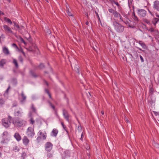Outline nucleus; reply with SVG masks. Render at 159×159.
<instances>
[{
    "instance_id": "nucleus-1",
    "label": "nucleus",
    "mask_w": 159,
    "mask_h": 159,
    "mask_svg": "<svg viewBox=\"0 0 159 159\" xmlns=\"http://www.w3.org/2000/svg\"><path fill=\"white\" fill-rule=\"evenodd\" d=\"M113 25L115 30L118 33H122L124 30V26L116 21L113 22Z\"/></svg>"
},
{
    "instance_id": "nucleus-2",
    "label": "nucleus",
    "mask_w": 159,
    "mask_h": 159,
    "mask_svg": "<svg viewBox=\"0 0 159 159\" xmlns=\"http://www.w3.org/2000/svg\"><path fill=\"white\" fill-rule=\"evenodd\" d=\"M12 120V117L9 116L7 118H5L2 119V125L5 127L7 128L10 126L11 123V121Z\"/></svg>"
},
{
    "instance_id": "nucleus-3",
    "label": "nucleus",
    "mask_w": 159,
    "mask_h": 159,
    "mask_svg": "<svg viewBox=\"0 0 159 159\" xmlns=\"http://www.w3.org/2000/svg\"><path fill=\"white\" fill-rule=\"evenodd\" d=\"M12 123L15 125L21 127L23 124V121L22 120H20L18 118H15L12 120Z\"/></svg>"
},
{
    "instance_id": "nucleus-4",
    "label": "nucleus",
    "mask_w": 159,
    "mask_h": 159,
    "mask_svg": "<svg viewBox=\"0 0 159 159\" xmlns=\"http://www.w3.org/2000/svg\"><path fill=\"white\" fill-rule=\"evenodd\" d=\"M26 133L29 137L32 138L35 135L34 128L31 127H28Z\"/></svg>"
},
{
    "instance_id": "nucleus-5",
    "label": "nucleus",
    "mask_w": 159,
    "mask_h": 159,
    "mask_svg": "<svg viewBox=\"0 0 159 159\" xmlns=\"http://www.w3.org/2000/svg\"><path fill=\"white\" fill-rule=\"evenodd\" d=\"M23 113L22 109L21 108L19 107L15 109L14 115L16 116L21 117Z\"/></svg>"
},
{
    "instance_id": "nucleus-6",
    "label": "nucleus",
    "mask_w": 159,
    "mask_h": 159,
    "mask_svg": "<svg viewBox=\"0 0 159 159\" xmlns=\"http://www.w3.org/2000/svg\"><path fill=\"white\" fill-rule=\"evenodd\" d=\"M53 147L52 143L49 142H47L45 144V150L46 152L51 151Z\"/></svg>"
},
{
    "instance_id": "nucleus-7",
    "label": "nucleus",
    "mask_w": 159,
    "mask_h": 159,
    "mask_svg": "<svg viewBox=\"0 0 159 159\" xmlns=\"http://www.w3.org/2000/svg\"><path fill=\"white\" fill-rule=\"evenodd\" d=\"M22 141L23 144L25 146H28L30 141L27 136H24L23 137Z\"/></svg>"
},
{
    "instance_id": "nucleus-8",
    "label": "nucleus",
    "mask_w": 159,
    "mask_h": 159,
    "mask_svg": "<svg viewBox=\"0 0 159 159\" xmlns=\"http://www.w3.org/2000/svg\"><path fill=\"white\" fill-rule=\"evenodd\" d=\"M138 15L141 17H144L146 15V11L143 9H137Z\"/></svg>"
},
{
    "instance_id": "nucleus-9",
    "label": "nucleus",
    "mask_w": 159,
    "mask_h": 159,
    "mask_svg": "<svg viewBox=\"0 0 159 159\" xmlns=\"http://www.w3.org/2000/svg\"><path fill=\"white\" fill-rule=\"evenodd\" d=\"M63 115L64 118L68 122H69V115L67 110L65 109L62 110Z\"/></svg>"
},
{
    "instance_id": "nucleus-10",
    "label": "nucleus",
    "mask_w": 159,
    "mask_h": 159,
    "mask_svg": "<svg viewBox=\"0 0 159 159\" xmlns=\"http://www.w3.org/2000/svg\"><path fill=\"white\" fill-rule=\"evenodd\" d=\"M153 8L157 11H159V1L156 0L153 2Z\"/></svg>"
},
{
    "instance_id": "nucleus-11",
    "label": "nucleus",
    "mask_w": 159,
    "mask_h": 159,
    "mask_svg": "<svg viewBox=\"0 0 159 159\" xmlns=\"http://www.w3.org/2000/svg\"><path fill=\"white\" fill-rule=\"evenodd\" d=\"M3 27L5 32L13 34V32L11 30V28L8 25H3Z\"/></svg>"
},
{
    "instance_id": "nucleus-12",
    "label": "nucleus",
    "mask_w": 159,
    "mask_h": 159,
    "mask_svg": "<svg viewBox=\"0 0 159 159\" xmlns=\"http://www.w3.org/2000/svg\"><path fill=\"white\" fill-rule=\"evenodd\" d=\"M62 159L65 158L67 157H70V152L68 150H65L64 151L63 154H62Z\"/></svg>"
},
{
    "instance_id": "nucleus-13",
    "label": "nucleus",
    "mask_w": 159,
    "mask_h": 159,
    "mask_svg": "<svg viewBox=\"0 0 159 159\" xmlns=\"http://www.w3.org/2000/svg\"><path fill=\"white\" fill-rule=\"evenodd\" d=\"M21 96L22 97V99L20 100V102L21 103H23L25 101L26 97L24 94L23 91L21 93Z\"/></svg>"
},
{
    "instance_id": "nucleus-14",
    "label": "nucleus",
    "mask_w": 159,
    "mask_h": 159,
    "mask_svg": "<svg viewBox=\"0 0 159 159\" xmlns=\"http://www.w3.org/2000/svg\"><path fill=\"white\" fill-rule=\"evenodd\" d=\"M14 136L16 140L18 141H20L21 139V136L19 133L18 132L16 133L15 134Z\"/></svg>"
},
{
    "instance_id": "nucleus-15",
    "label": "nucleus",
    "mask_w": 159,
    "mask_h": 159,
    "mask_svg": "<svg viewBox=\"0 0 159 159\" xmlns=\"http://www.w3.org/2000/svg\"><path fill=\"white\" fill-rule=\"evenodd\" d=\"M58 130L56 129H53L51 132V135L52 136L56 137L58 133Z\"/></svg>"
},
{
    "instance_id": "nucleus-16",
    "label": "nucleus",
    "mask_w": 159,
    "mask_h": 159,
    "mask_svg": "<svg viewBox=\"0 0 159 159\" xmlns=\"http://www.w3.org/2000/svg\"><path fill=\"white\" fill-rule=\"evenodd\" d=\"M39 135L41 137V138H42L43 139L45 140L46 139L47 135L45 133H43L40 131H39Z\"/></svg>"
},
{
    "instance_id": "nucleus-17",
    "label": "nucleus",
    "mask_w": 159,
    "mask_h": 159,
    "mask_svg": "<svg viewBox=\"0 0 159 159\" xmlns=\"http://www.w3.org/2000/svg\"><path fill=\"white\" fill-rule=\"evenodd\" d=\"M47 157L50 158L52 157L53 155V152L51 151H49V152H47Z\"/></svg>"
},
{
    "instance_id": "nucleus-18",
    "label": "nucleus",
    "mask_w": 159,
    "mask_h": 159,
    "mask_svg": "<svg viewBox=\"0 0 159 159\" xmlns=\"http://www.w3.org/2000/svg\"><path fill=\"white\" fill-rule=\"evenodd\" d=\"M74 70L75 72L79 74V67L78 64H75L74 66Z\"/></svg>"
},
{
    "instance_id": "nucleus-19",
    "label": "nucleus",
    "mask_w": 159,
    "mask_h": 159,
    "mask_svg": "<svg viewBox=\"0 0 159 159\" xmlns=\"http://www.w3.org/2000/svg\"><path fill=\"white\" fill-rule=\"evenodd\" d=\"M2 51L6 55H8L10 53L8 49L6 47H4L3 48Z\"/></svg>"
},
{
    "instance_id": "nucleus-20",
    "label": "nucleus",
    "mask_w": 159,
    "mask_h": 159,
    "mask_svg": "<svg viewBox=\"0 0 159 159\" xmlns=\"http://www.w3.org/2000/svg\"><path fill=\"white\" fill-rule=\"evenodd\" d=\"M6 61L5 59H2L0 61V67H3L4 65L6 64Z\"/></svg>"
},
{
    "instance_id": "nucleus-21",
    "label": "nucleus",
    "mask_w": 159,
    "mask_h": 159,
    "mask_svg": "<svg viewBox=\"0 0 159 159\" xmlns=\"http://www.w3.org/2000/svg\"><path fill=\"white\" fill-rule=\"evenodd\" d=\"M138 43L144 49H145L146 48V46L144 42L141 41H139Z\"/></svg>"
},
{
    "instance_id": "nucleus-22",
    "label": "nucleus",
    "mask_w": 159,
    "mask_h": 159,
    "mask_svg": "<svg viewBox=\"0 0 159 159\" xmlns=\"http://www.w3.org/2000/svg\"><path fill=\"white\" fill-rule=\"evenodd\" d=\"M113 15H114V17L116 18H119V16H120V14L116 11L115 12Z\"/></svg>"
},
{
    "instance_id": "nucleus-23",
    "label": "nucleus",
    "mask_w": 159,
    "mask_h": 159,
    "mask_svg": "<svg viewBox=\"0 0 159 159\" xmlns=\"http://www.w3.org/2000/svg\"><path fill=\"white\" fill-rule=\"evenodd\" d=\"M159 21V19L157 18H154L152 20V22L153 25L155 26L156 23Z\"/></svg>"
},
{
    "instance_id": "nucleus-24",
    "label": "nucleus",
    "mask_w": 159,
    "mask_h": 159,
    "mask_svg": "<svg viewBox=\"0 0 159 159\" xmlns=\"http://www.w3.org/2000/svg\"><path fill=\"white\" fill-rule=\"evenodd\" d=\"M4 20L7 23L10 24V25H11L12 23L11 20L9 18H7V17H5L4 18Z\"/></svg>"
},
{
    "instance_id": "nucleus-25",
    "label": "nucleus",
    "mask_w": 159,
    "mask_h": 159,
    "mask_svg": "<svg viewBox=\"0 0 159 159\" xmlns=\"http://www.w3.org/2000/svg\"><path fill=\"white\" fill-rule=\"evenodd\" d=\"M66 11L69 16H74L73 14L69 11V9L67 8V7H66Z\"/></svg>"
},
{
    "instance_id": "nucleus-26",
    "label": "nucleus",
    "mask_w": 159,
    "mask_h": 159,
    "mask_svg": "<svg viewBox=\"0 0 159 159\" xmlns=\"http://www.w3.org/2000/svg\"><path fill=\"white\" fill-rule=\"evenodd\" d=\"M13 63L15 65L16 68L18 67V65L16 60L15 59H13Z\"/></svg>"
},
{
    "instance_id": "nucleus-27",
    "label": "nucleus",
    "mask_w": 159,
    "mask_h": 159,
    "mask_svg": "<svg viewBox=\"0 0 159 159\" xmlns=\"http://www.w3.org/2000/svg\"><path fill=\"white\" fill-rule=\"evenodd\" d=\"M30 74L34 77H36L37 76L34 73V71L33 70H31L30 71Z\"/></svg>"
},
{
    "instance_id": "nucleus-28",
    "label": "nucleus",
    "mask_w": 159,
    "mask_h": 159,
    "mask_svg": "<svg viewBox=\"0 0 159 159\" xmlns=\"http://www.w3.org/2000/svg\"><path fill=\"white\" fill-rule=\"evenodd\" d=\"M13 23L14 24V26L15 27H16L17 28V29H16V30H17V29H20V27L19 25L18 24H17L16 22H15L13 21Z\"/></svg>"
},
{
    "instance_id": "nucleus-29",
    "label": "nucleus",
    "mask_w": 159,
    "mask_h": 159,
    "mask_svg": "<svg viewBox=\"0 0 159 159\" xmlns=\"http://www.w3.org/2000/svg\"><path fill=\"white\" fill-rule=\"evenodd\" d=\"M13 150L15 152H18L19 151V149L17 146H15L13 148Z\"/></svg>"
},
{
    "instance_id": "nucleus-30",
    "label": "nucleus",
    "mask_w": 159,
    "mask_h": 159,
    "mask_svg": "<svg viewBox=\"0 0 159 159\" xmlns=\"http://www.w3.org/2000/svg\"><path fill=\"white\" fill-rule=\"evenodd\" d=\"M27 156L26 153L25 152H23L21 154V157L23 159H24Z\"/></svg>"
},
{
    "instance_id": "nucleus-31",
    "label": "nucleus",
    "mask_w": 159,
    "mask_h": 159,
    "mask_svg": "<svg viewBox=\"0 0 159 159\" xmlns=\"http://www.w3.org/2000/svg\"><path fill=\"white\" fill-rule=\"evenodd\" d=\"M5 101L2 98H0V105L2 106L4 104Z\"/></svg>"
},
{
    "instance_id": "nucleus-32",
    "label": "nucleus",
    "mask_w": 159,
    "mask_h": 159,
    "mask_svg": "<svg viewBox=\"0 0 159 159\" xmlns=\"http://www.w3.org/2000/svg\"><path fill=\"white\" fill-rule=\"evenodd\" d=\"M108 11L110 12L113 15L114 13L116 11L114 10L113 9H112V8H109L108 9Z\"/></svg>"
},
{
    "instance_id": "nucleus-33",
    "label": "nucleus",
    "mask_w": 159,
    "mask_h": 159,
    "mask_svg": "<svg viewBox=\"0 0 159 159\" xmlns=\"http://www.w3.org/2000/svg\"><path fill=\"white\" fill-rule=\"evenodd\" d=\"M61 125L62 126L64 129L66 131V132H67V134H68V132L66 129V128H67L65 126L63 123L62 122H61Z\"/></svg>"
},
{
    "instance_id": "nucleus-34",
    "label": "nucleus",
    "mask_w": 159,
    "mask_h": 159,
    "mask_svg": "<svg viewBox=\"0 0 159 159\" xmlns=\"http://www.w3.org/2000/svg\"><path fill=\"white\" fill-rule=\"evenodd\" d=\"M45 65L43 63H40L39 66V67L40 69H42L45 67Z\"/></svg>"
},
{
    "instance_id": "nucleus-35",
    "label": "nucleus",
    "mask_w": 159,
    "mask_h": 159,
    "mask_svg": "<svg viewBox=\"0 0 159 159\" xmlns=\"http://www.w3.org/2000/svg\"><path fill=\"white\" fill-rule=\"evenodd\" d=\"M19 39L20 40V41L23 43H24V44L26 45L27 44L26 43L23 39L20 36H19Z\"/></svg>"
},
{
    "instance_id": "nucleus-36",
    "label": "nucleus",
    "mask_w": 159,
    "mask_h": 159,
    "mask_svg": "<svg viewBox=\"0 0 159 159\" xmlns=\"http://www.w3.org/2000/svg\"><path fill=\"white\" fill-rule=\"evenodd\" d=\"M12 46L16 48V49L18 50H19V48H18V47H17V45H16V44L15 43H13L12 44Z\"/></svg>"
},
{
    "instance_id": "nucleus-37",
    "label": "nucleus",
    "mask_w": 159,
    "mask_h": 159,
    "mask_svg": "<svg viewBox=\"0 0 159 159\" xmlns=\"http://www.w3.org/2000/svg\"><path fill=\"white\" fill-rule=\"evenodd\" d=\"M77 129L79 132H81L82 130L81 126L80 125H78L77 127Z\"/></svg>"
},
{
    "instance_id": "nucleus-38",
    "label": "nucleus",
    "mask_w": 159,
    "mask_h": 159,
    "mask_svg": "<svg viewBox=\"0 0 159 159\" xmlns=\"http://www.w3.org/2000/svg\"><path fill=\"white\" fill-rule=\"evenodd\" d=\"M30 124H33L35 122V121L34 120L33 118L32 117L30 118Z\"/></svg>"
},
{
    "instance_id": "nucleus-39",
    "label": "nucleus",
    "mask_w": 159,
    "mask_h": 159,
    "mask_svg": "<svg viewBox=\"0 0 159 159\" xmlns=\"http://www.w3.org/2000/svg\"><path fill=\"white\" fill-rule=\"evenodd\" d=\"M10 85H9L8 88L6 90V91H5V93L4 94V95L5 96V95L7 94H8V90H9L10 89Z\"/></svg>"
},
{
    "instance_id": "nucleus-40",
    "label": "nucleus",
    "mask_w": 159,
    "mask_h": 159,
    "mask_svg": "<svg viewBox=\"0 0 159 159\" xmlns=\"http://www.w3.org/2000/svg\"><path fill=\"white\" fill-rule=\"evenodd\" d=\"M18 59L19 61L21 63L23 62V58L21 56H20L18 57Z\"/></svg>"
},
{
    "instance_id": "nucleus-41",
    "label": "nucleus",
    "mask_w": 159,
    "mask_h": 159,
    "mask_svg": "<svg viewBox=\"0 0 159 159\" xmlns=\"http://www.w3.org/2000/svg\"><path fill=\"white\" fill-rule=\"evenodd\" d=\"M31 108L33 111L34 112H36V109L34 107V105L33 104H32L31 105Z\"/></svg>"
},
{
    "instance_id": "nucleus-42",
    "label": "nucleus",
    "mask_w": 159,
    "mask_h": 159,
    "mask_svg": "<svg viewBox=\"0 0 159 159\" xmlns=\"http://www.w3.org/2000/svg\"><path fill=\"white\" fill-rule=\"evenodd\" d=\"M18 50L20 52H21V53H22V54H23L24 56H25V53L23 51L22 49V48H21L20 49H19V50Z\"/></svg>"
},
{
    "instance_id": "nucleus-43",
    "label": "nucleus",
    "mask_w": 159,
    "mask_h": 159,
    "mask_svg": "<svg viewBox=\"0 0 159 159\" xmlns=\"http://www.w3.org/2000/svg\"><path fill=\"white\" fill-rule=\"evenodd\" d=\"M132 15H133V16H134V19L135 20H138V18L137 17V16H135V14L134 13V11Z\"/></svg>"
},
{
    "instance_id": "nucleus-44",
    "label": "nucleus",
    "mask_w": 159,
    "mask_h": 159,
    "mask_svg": "<svg viewBox=\"0 0 159 159\" xmlns=\"http://www.w3.org/2000/svg\"><path fill=\"white\" fill-rule=\"evenodd\" d=\"M41 136H38L37 138V140L38 143H39L41 139Z\"/></svg>"
},
{
    "instance_id": "nucleus-45",
    "label": "nucleus",
    "mask_w": 159,
    "mask_h": 159,
    "mask_svg": "<svg viewBox=\"0 0 159 159\" xmlns=\"http://www.w3.org/2000/svg\"><path fill=\"white\" fill-rule=\"evenodd\" d=\"M8 135V133L6 131L4 132L2 134V136H7Z\"/></svg>"
},
{
    "instance_id": "nucleus-46",
    "label": "nucleus",
    "mask_w": 159,
    "mask_h": 159,
    "mask_svg": "<svg viewBox=\"0 0 159 159\" xmlns=\"http://www.w3.org/2000/svg\"><path fill=\"white\" fill-rule=\"evenodd\" d=\"M140 57L141 62H143L144 61V60L143 57L141 55H140Z\"/></svg>"
},
{
    "instance_id": "nucleus-47",
    "label": "nucleus",
    "mask_w": 159,
    "mask_h": 159,
    "mask_svg": "<svg viewBox=\"0 0 159 159\" xmlns=\"http://www.w3.org/2000/svg\"><path fill=\"white\" fill-rule=\"evenodd\" d=\"M6 139H3V140H2L1 142V143L2 144H4L6 143Z\"/></svg>"
},
{
    "instance_id": "nucleus-48",
    "label": "nucleus",
    "mask_w": 159,
    "mask_h": 159,
    "mask_svg": "<svg viewBox=\"0 0 159 159\" xmlns=\"http://www.w3.org/2000/svg\"><path fill=\"white\" fill-rule=\"evenodd\" d=\"M113 3L116 4L118 7H119L120 6V4L118 3V2H116L115 1L113 2Z\"/></svg>"
},
{
    "instance_id": "nucleus-49",
    "label": "nucleus",
    "mask_w": 159,
    "mask_h": 159,
    "mask_svg": "<svg viewBox=\"0 0 159 159\" xmlns=\"http://www.w3.org/2000/svg\"><path fill=\"white\" fill-rule=\"evenodd\" d=\"M119 18H120V21H122V22L124 21V20H123V18H122V16H121V15H120V16H119Z\"/></svg>"
},
{
    "instance_id": "nucleus-50",
    "label": "nucleus",
    "mask_w": 159,
    "mask_h": 159,
    "mask_svg": "<svg viewBox=\"0 0 159 159\" xmlns=\"http://www.w3.org/2000/svg\"><path fill=\"white\" fill-rule=\"evenodd\" d=\"M83 137H84V134H83V132L81 134V137L80 138V139L81 140H83Z\"/></svg>"
},
{
    "instance_id": "nucleus-51",
    "label": "nucleus",
    "mask_w": 159,
    "mask_h": 159,
    "mask_svg": "<svg viewBox=\"0 0 159 159\" xmlns=\"http://www.w3.org/2000/svg\"><path fill=\"white\" fill-rule=\"evenodd\" d=\"M48 103H49L50 106L51 107H52V106H54L51 103V102H50L49 101H48Z\"/></svg>"
},
{
    "instance_id": "nucleus-52",
    "label": "nucleus",
    "mask_w": 159,
    "mask_h": 159,
    "mask_svg": "<svg viewBox=\"0 0 159 159\" xmlns=\"http://www.w3.org/2000/svg\"><path fill=\"white\" fill-rule=\"evenodd\" d=\"M45 92L48 94L49 93H50L49 92L48 90V89H45Z\"/></svg>"
},
{
    "instance_id": "nucleus-53",
    "label": "nucleus",
    "mask_w": 159,
    "mask_h": 159,
    "mask_svg": "<svg viewBox=\"0 0 159 159\" xmlns=\"http://www.w3.org/2000/svg\"><path fill=\"white\" fill-rule=\"evenodd\" d=\"M124 119L127 122H129V120H128V118H127L126 117H125L124 118Z\"/></svg>"
},
{
    "instance_id": "nucleus-54",
    "label": "nucleus",
    "mask_w": 159,
    "mask_h": 159,
    "mask_svg": "<svg viewBox=\"0 0 159 159\" xmlns=\"http://www.w3.org/2000/svg\"><path fill=\"white\" fill-rule=\"evenodd\" d=\"M2 139H7V136H2Z\"/></svg>"
},
{
    "instance_id": "nucleus-55",
    "label": "nucleus",
    "mask_w": 159,
    "mask_h": 159,
    "mask_svg": "<svg viewBox=\"0 0 159 159\" xmlns=\"http://www.w3.org/2000/svg\"><path fill=\"white\" fill-rule=\"evenodd\" d=\"M145 22L147 24H149L150 23V21L147 20H145Z\"/></svg>"
},
{
    "instance_id": "nucleus-56",
    "label": "nucleus",
    "mask_w": 159,
    "mask_h": 159,
    "mask_svg": "<svg viewBox=\"0 0 159 159\" xmlns=\"http://www.w3.org/2000/svg\"><path fill=\"white\" fill-rule=\"evenodd\" d=\"M17 103H14L12 107H16L17 106Z\"/></svg>"
},
{
    "instance_id": "nucleus-57",
    "label": "nucleus",
    "mask_w": 159,
    "mask_h": 159,
    "mask_svg": "<svg viewBox=\"0 0 159 159\" xmlns=\"http://www.w3.org/2000/svg\"><path fill=\"white\" fill-rule=\"evenodd\" d=\"M136 48H137L138 49H139V50H140L141 51H143V52H144V50H142L141 48H138V47H136Z\"/></svg>"
},
{
    "instance_id": "nucleus-58",
    "label": "nucleus",
    "mask_w": 159,
    "mask_h": 159,
    "mask_svg": "<svg viewBox=\"0 0 159 159\" xmlns=\"http://www.w3.org/2000/svg\"><path fill=\"white\" fill-rule=\"evenodd\" d=\"M101 114L102 115H103L104 113V111H102L101 112Z\"/></svg>"
},
{
    "instance_id": "nucleus-59",
    "label": "nucleus",
    "mask_w": 159,
    "mask_h": 159,
    "mask_svg": "<svg viewBox=\"0 0 159 159\" xmlns=\"http://www.w3.org/2000/svg\"><path fill=\"white\" fill-rule=\"evenodd\" d=\"M51 107L54 110H55V107L54 106H52V107Z\"/></svg>"
},
{
    "instance_id": "nucleus-60",
    "label": "nucleus",
    "mask_w": 159,
    "mask_h": 159,
    "mask_svg": "<svg viewBox=\"0 0 159 159\" xmlns=\"http://www.w3.org/2000/svg\"><path fill=\"white\" fill-rule=\"evenodd\" d=\"M111 3H113L114 2V0H109Z\"/></svg>"
},
{
    "instance_id": "nucleus-61",
    "label": "nucleus",
    "mask_w": 159,
    "mask_h": 159,
    "mask_svg": "<svg viewBox=\"0 0 159 159\" xmlns=\"http://www.w3.org/2000/svg\"><path fill=\"white\" fill-rule=\"evenodd\" d=\"M48 96H49V97L50 98H52V97H51V94L49 93L48 94Z\"/></svg>"
},
{
    "instance_id": "nucleus-62",
    "label": "nucleus",
    "mask_w": 159,
    "mask_h": 159,
    "mask_svg": "<svg viewBox=\"0 0 159 159\" xmlns=\"http://www.w3.org/2000/svg\"><path fill=\"white\" fill-rule=\"evenodd\" d=\"M25 4H27L28 5V1L27 0H25Z\"/></svg>"
},
{
    "instance_id": "nucleus-63",
    "label": "nucleus",
    "mask_w": 159,
    "mask_h": 159,
    "mask_svg": "<svg viewBox=\"0 0 159 159\" xmlns=\"http://www.w3.org/2000/svg\"><path fill=\"white\" fill-rule=\"evenodd\" d=\"M148 11L149 12V13L152 15L153 14H152V12L150 11V10L149 9H148Z\"/></svg>"
},
{
    "instance_id": "nucleus-64",
    "label": "nucleus",
    "mask_w": 159,
    "mask_h": 159,
    "mask_svg": "<svg viewBox=\"0 0 159 159\" xmlns=\"http://www.w3.org/2000/svg\"><path fill=\"white\" fill-rule=\"evenodd\" d=\"M13 81L16 83V80L15 79L13 80Z\"/></svg>"
}]
</instances>
